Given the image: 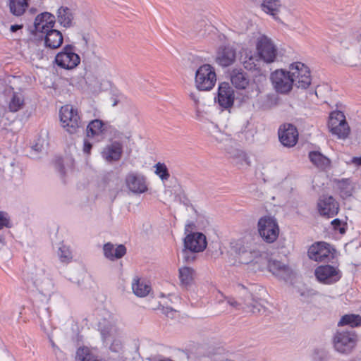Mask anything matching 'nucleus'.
Wrapping results in <instances>:
<instances>
[{
  "label": "nucleus",
  "instance_id": "obj_24",
  "mask_svg": "<svg viewBox=\"0 0 361 361\" xmlns=\"http://www.w3.org/2000/svg\"><path fill=\"white\" fill-rule=\"evenodd\" d=\"M103 251L104 256L110 260L120 259L126 253V248L123 245H119L116 248L111 243L104 245Z\"/></svg>",
  "mask_w": 361,
  "mask_h": 361
},
{
  "label": "nucleus",
  "instance_id": "obj_27",
  "mask_svg": "<svg viewBox=\"0 0 361 361\" xmlns=\"http://www.w3.org/2000/svg\"><path fill=\"white\" fill-rule=\"evenodd\" d=\"M63 42L62 33L56 29L47 30V47L51 49L59 48Z\"/></svg>",
  "mask_w": 361,
  "mask_h": 361
},
{
  "label": "nucleus",
  "instance_id": "obj_35",
  "mask_svg": "<svg viewBox=\"0 0 361 361\" xmlns=\"http://www.w3.org/2000/svg\"><path fill=\"white\" fill-rule=\"evenodd\" d=\"M28 0H10L9 8L12 14L20 16L24 13L28 7Z\"/></svg>",
  "mask_w": 361,
  "mask_h": 361
},
{
  "label": "nucleus",
  "instance_id": "obj_36",
  "mask_svg": "<svg viewBox=\"0 0 361 361\" xmlns=\"http://www.w3.org/2000/svg\"><path fill=\"white\" fill-rule=\"evenodd\" d=\"M24 98L21 93L13 92L8 102V109L11 112H17L23 106Z\"/></svg>",
  "mask_w": 361,
  "mask_h": 361
},
{
  "label": "nucleus",
  "instance_id": "obj_4",
  "mask_svg": "<svg viewBox=\"0 0 361 361\" xmlns=\"http://www.w3.org/2000/svg\"><path fill=\"white\" fill-rule=\"evenodd\" d=\"M216 74L213 66L203 64L200 66L195 76V86L199 91H209L215 85Z\"/></svg>",
  "mask_w": 361,
  "mask_h": 361
},
{
  "label": "nucleus",
  "instance_id": "obj_6",
  "mask_svg": "<svg viewBox=\"0 0 361 361\" xmlns=\"http://www.w3.org/2000/svg\"><path fill=\"white\" fill-rule=\"evenodd\" d=\"M257 229L261 238L267 243L275 242L279 235L277 221L273 216H264L261 217L257 223Z\"/></svg>",
  "mask_w": 361,
  "mask_h": 361
},
{
  "label": "nucleus",
  "instance_id": "obj_51",
  "mask_svg": "<svg viewBox=\"0 0 361 361\" xmlns=\"http://www.w3.org/2000/svg\"><path fill=\"white\" fill-rule=\"evenodd\" d=\"M176 311L172 309V308H169V307H166L164 310V313L167 316V317H173L174 314H175Z\"/></svg>",
  "mask_w": 361,
  "mask_h": 361
},
{
  "label": "nucleus",
  "instance_id": "obj_5",
  "mask_svg": "<svg viewBox=\"0 0 361 361\" xmlns=\"http://www.w3.org/2000/svg\"><path fill=\"white\" fill-rule=\"evenodd\" d=\"M328 127L331 134L341 140H345L350 133L345 116L341 111H334L330 114Z\"/></svg>",
  "mask_w": 361,
  "mask_h": 361
},
{
  "label": "nucleus",
  "instance_id": "obj_55",
  "mask_svg": "<svg viewBox=\"0 0 361 361\" xmlns=\"http://www.w3.org/2000/svg\"><path fill=\"white\" fill-rule=\"evenodd\" d=\"M59 166L60 171H61V174H63L64 173L63 166H62L61 161H59Z\"/></svg>",
  "mask_w": 361,
  "mask_h": 361
},
{
  "label": "nucleus",
  "instance_id": "obj_34",
  "mask_svg": "<svg viewBox=\"0 0 361 361\" xmlns=\"http://www.w3.org/2000/svg\"><path fill=\"white\" fill-rule=\"evenodd\" d=\"M99 328L102 339L105 341L111 335V333L116 330V321H107L106 319H104L99 322Z\"/></svg>",
  "mask_w": 361,
  "mask_h": 361
},
{
  "label": "nucleus",
  "instance_id": "obj_52",
  "mask_svg": "<svg viewBox=\"0 0 361 361\" xmlns=\"http://www.w3.org/2000/svg\"><path fill=\"white\" fill-rule=\"evenodd\" d=\"M42 147L43 145L42 144L36 143L31 147V149L35 152H39L42 151Z\"/></svg>",
  "mask_w": 361,
  "mask_h": 361
},
{
  "label": "nucleus",
  "instance_id": "obj_37",
  "mask_svg": "<svg viewBox=\"0 0 361 361\" xmlns=\"http://www.w3.org/2000/svg\"><path fill=\"white\" fill-rule=\"evenodd\" d=\"M219 304L222 308H224L226 306H229V310L226 309L224 310L223 312H231L233 310H238L245 307V306H243V302H240L231 297H225L224 300L219 301Z\"/></svg>",
  "mask_w": 361,
  "mask_h": 361
},
{
  "label": "nucleus",
  "instance_id": "obj_3",
  "mask_svg": "<svg viewBox=\"0 0 361 361\" xmlns=\"http://www.w3.org/2000/svg\"><path fill=\"white\" fill-rule=\"evenodd\" d=\"M238 260L241 264H252L257 269H262L266 265V259L261 252L246 244H238L237 247Z\"/></svg>",
  "mask_w": 361,
  "mask_h": 361
},
{
  "label": "nucleus",
  "instance_id": "obj_33",
  "mask_svg": "<svg viewBox=\"0 0 361 361\" xmlns=\"http://www.w3.org/2000/svg\"><path fill=\"white\" fill-rule=\"evenodd\" d=\"M231 157L233 159V162L240 168L247 167L250 165L249 157L242 150L235 149Z\"/></svg>",
  "mask_w": 361,
  "mask_h": 361
},
{
  "label": "nucleus",
  "instance_id": "obj_25",
  "mask_svg": "<svg viewBox=\"0 0 361 361\" xmlns=\"http://www.w3.org/2000/svg\"><path fill=\"white\" fill-rule=\"evenodd\" d=\"M231 80L232 84L238 89H245L250 82L247 74L242 69L233 70Z\"/></svg>",
  "mask_w": 361,
  "mask_h": 361
},
{
  "label": "nucleus",
  "instance_id": "obj_14",
  "mask_svg": "<svg viewBox=\"0 0 361 361\" xmlns=\"http://www.w3.org/2000/svg\"><path fill=\"white\" fill-rule=\"evenodd\" d=\"M279 138L281 143L287 147H292L296 145L298 140V132L295 126L290 123H284L279 127Z\"/></svg>",
  "mask_w": 361,
  "mask_h": 361
},
{
  "label": "nucleus",
  "instance_id": "obj_17",
  "mask_svg": "<svg viewBox=\"0 0 361 361\" xmlns=\"http://www.w3.org/2000/svg\"><path fill=\"white\" fill-rule=\"evenodd\" d=\"M236 59V49L230 44L219 48L216 62L222 67H228L234 63Z\"/></svg>",
  "mask_w": 361,
  "mask_h": 361
},
{
  "label": "nucleus",
  "instance_id": "obj_53",
  "mask_svg": "<svg viewBox=\"0 0 361 361\" xmlns=\"http://www.w3.org/2000/svg\"><path fill=\"white\" fill-rule=\"evenodd\" d=\"M351 162L356 166H361V157H353L351 159Z\"/></svg>",
  "mask_w": 361,
  "mask_h": 361
},
{
  "label": "nucleus",
  "instance_id": "obj_19",
  "mask_svg": "<svg viewBox=\"0 0 361 361\" xmlns=\"http://www.w3.org/2000/svg\"><path fill=\"white\" fill-rule=\"evenodd\" d=\"M266 264L269 271L281 279L286 281L292 275V269L281 261L269 259L268 262L266 261Z\"/></svg>",
  "mask_w": 361,
  "mask_h": 361
},
{
  "label": "nucleus",
  "instance_id": "obj_2",
  "mask_svg": "<svg viewBox=\"0 0 361 361\" xmlns=\"http://www.w3.org/2000/svg\"><path fill=\"white\" fill-rule=\"evenodd\" d=\"M60 121L63 129L70 134H75L82 127V121L78 109L70 104L61 107Z\"/></svg>",
  "mask_w": 361,
  "mask_h": 361
},
{
  "label": "nucleus",
  "instance_id": "obj_22",
  "mask_svg": "<svg viewBox=\"0 0 361 361\" xmlns=\"http://www.w3.org/2000/svg\"><path fill=\"white\" fill-rule=\"evenodd\" d=\"M56 17L58 23L65 28H70L75 25L73 11L68 6H59L56 11Z\"/></svg>",
  "mask_w": 361,
  "mask_h": 361
},
{
  "label": "nucleus",
  "instance_id": "obj_38",
  "mask_svg": "<svg viewBox=\"0 0 361 361\" xmlns=\"http://www.w3.org/2000/svg\"><path fill=\"white\" fill-rule=\"evenodd\" d=\"M103 126L104 123L102 121L99 119L92 121L87 126V136L93 137L99 135L104 130Z\"/></svg>",
  "mask_w": 361,
  "mask_h": 361
},
{
  "label": "nucleus",
  "instance_id": "obj_46",
  "mask_svg": "<svg viewBox=\"0 0 361 361\" xmlns=\"http://www.w3.org/2000/svg\"><path fill=\"white\" fill-rule=\"evenodd\" d=\"M109 349L112 352L119 353L122 350L121 341L118 339H114L109 346Z\"/></svg>",
  "mask_w": 361,
  "mask_h": 361
},
{
  "label": "nucleus",
  "instance_id": "obj_28",
  "mask_svg": "<svg viewBox=\"0 0 361 361\" xmlns=\"http://www.w3.org/2000/svg\"><path fill=\"white\" fill-rule=\"evenodd\" d=\"M243 305L245 307L248 309V311L253 314L260 313L262 310H264V307L249 292L245 293L243 298Z\"/></svg>",
  "mask_w": 361,
  "mask_h": 361
},
{
  "label": "nucleus",
  "instance_id": "obj_45",
  "mask_svg": "<svg viewBox=\"0 0 361 361\" xmlns=\"http://www.w3.org/2000/svg\"><path fill=\"white\" fill-rule=\"evenodd\" d=\"M184 260L187 262H193L196 259V252H192L185 247L183 250Z\"/></svg>",
  "mask_w": 361,
  "mask_h": 361
},
{
  "label": "nucleus",
  "instance_id": "obj_20",
  "mask_svg": "<svg viewBox=\"0 0 361 361\" xmlns=\"http://www.w3.org/2000/svg\"><path fill=\"white\" fill-rule=\"evenodd\" d=\"M123 154V145L118 141L112 142L105 146L102 151V158L107 162L118 161Z\"/></svg>",
  "mask_w": 361,
  "mask_h": 361
},
{
  "label": "nucleus",
  "instance_id": "obj_39",
  "mask_svg": "<svg viewBox=\"0 0 361 361\" xmlns=\"http://www.w3.org/2000/svg\"><path fill=\"white\" fill-rule=\"evenodd\" d=\"M76 360L78 361H99L96 356L90 353L87 347L79 348L76 352Z\"/></svg>",
  "mask_w": 361,
  "mask_h": 361
},
{
  "label": "nucleus",
  "instance_id": "obj_50",
  "mask_svg": "<svg viewBox=\"0 0 361 361\" xmlns=\"http://www.w3.org/2000/svg\"><path fill=\"white\" fill-rule=\"evenodd\" d=\"M92 147V144L89 141L85 140L83 145V152L86 154H90Z\"/></svg>",
  "mask_w": 361,
  "mask_h": 361
},
{
  "label": "nucleus",
  "instance_id": "obj_54",
  "mask_svg": "<svg viewBox=\"0 0 361 361\" xmlns=\"http://www.w3.org/2000/svg\"><path fill=\"white\" fill-rule=\"evenodd\" d=\"M23 27V25H13L11 26V31L12 32H16L17 30H20V28Z\"/></svg>",
  "mask_w": 361,
  "mask_h": 361
},
{
  "label": "nucleus",
  "instance_id": "obj_31",
  "mask_svg": "<svg viewBox=\"0 0 361 361\" xmlns=\"http://www.w3.org/2000/svg\"><path fill=\"white\" fill-rule=\"evenodd\" d=\"M337 188L339 190L340 196L343 199H346L353 195L354 186L349 179H342L337 182Z\"/></svg>",
  "mask_w": 361,
  "mask_h": 361
},
{
  "label": "nucleus",
  "instance_id": "obj_13",
  "mask_svg": "<svg viewBox=\"0 0 361 361\" xmlns=\"http://www.w3.org/2000/svg\"><path fill=\"white\" fill-rule=\"evenodd\" d=\"M318 212L321 216L331 218L339 211L338 202L331 195H322L317 202Z\"/></svg>",
  "mask_w": 361,
  "mask_h": 361
},
{
  "label": "nucleus",
  "instance_id": "obj_30",
  "mask_svg": "<svg viewBox=\"0 0 361 361\" xmlns=\"http://www.w3.org/2000/svg\"><path fill=\"white\" fill-rule=\"evenodd\" d=\"M195 271L189 267H183L179 269V279L182 286H189L194 281Z\"/></svg>",
  "mask_w": 361,
  "mask_h": 361
},
{
  "label": "nucleus",
  "instance_id": "obj_47",
  "mask_svg": "<svg viewBox=\"0 0 361 361\" xmlns=\"http://www.w3.org/2000/svg\"><path fill=\"white\" fill-rule=\"evenodd\" d=\"M0 223L6 228L11 227L8 214L2 211H0Z\"/></svg>",
  "mask_w": 361,
  "mask_h": 361
},
{
  "label": "nucleus",
  "instance_id": "obj_44",
  "mask_svg": "<svg viewBox=\"0 0 361 361\" xmlns=\"http://www.w3.org/2000/svg\"><path fill=\"white\" fill-rule=\"evenodd\" d=\"M331 225L336 231H338L340 233L343 234L345 233V225L342 226V222L338 219H335L331 221Z\"/></svg>",
  "mask_w": 361,
  "mask_h": 361
},
{
  "label": "nucleus",
  "instance_id": "obj_1",
  "mask_svg": "<svg viewBox=\"0 0 361 361\" xmlns=\"http://www.w3.org/2000/svg\"><path fill=\"white\" fill-rule=\"evenodd\" d=\"M332 342L336 351L348 355L357 345V335L355 331L338 330L333 336Z\"/></svg>",
  "mask_w": 361,
  "mask_h": 361
},
{
  "label": "nucleus",
  "instance_id": "obj_7",
  "mask_svg": "<svg viewBox=\"0 0 361 361\" xmlns=\"http://www.w3.org/2000/svg\"><path fill=\"white\" fill-rule=\"evenodd\" d=\"M75 46L65 45L61 51L59 52L54 59V63L65 70H73L80 63V56L75 52Z\"/></svg>",
  "mask_w": 361,
  "mask_h": 361
},
{
  "label": "nucleus",
  "instance_id": "obj_10",
  "mask_svg": "<svg viewBox=\"0 0 361 361\" xmlns=\"http://www.w3.org/2000/svg\"><path fill=\"white\" fill-rule=\"evenodd\" d=\"M334 250L325 242H317L312 245L307 252L309 257L316 262H328L334 259Z\"/></svg>",
  "mask_w": 361,
  "mask_h": 361
},
{
  "label": "nucleus",
  "instance_id": "obj_59",
  "mask_svg": "<svg viewBox=\"0 0 361 361\" xmlns=\"http://www.w3.org/2000/svg\"><path fill=\"white\" fill-rule=\"evenodd\" d=\"M116 104H117V102H115L114 103V106L116 105Z\"/></svg>",
  "mask_w": 361,
  "mask_h": 361
},
{
  "label": "nucleus",
  "instance_id": "obj_16",
  "mask_svg": "<svg viewBox=\"0 0 361 361\" xmlns=\"http://www.w3.org/2000/svg\"><path fill=\"white\" fill-rule=\"evenodd\" d=\"M234 99L235 94L233 87L228 82H221L217 95L219 104L224 109H228L233 105Z\"/></svg>",
  "mask_w": 361,
  "mask_h": 361
},
{
  "label": "nucleus",
  "instance_id": "obj_56",
  "mask_svg": "<svg viewBox=\"0 0 361 361\" xmlns=\"http://www.w3.org/2000/svg\"><path fill=\"white\" fill-rule=\"evenodd\" d=\"M82 40L85 42L86 46L88 44V39L85 35H82Z\"/></svg>",
  "mask_w": 361,
  "mask_h": 361
},
{
  "label": "nucleus",
  "instance_id": "obj_58",
  "mask_svg": "<svg viewBox=\"0 0 361 361\" xmlns=\"http://www.w3.org/2000/svg\"><path fill=\"white\" fill-rule=\"evenodd\" d=\"M60 0H56V3L59 4Z\"/></svg>",
  "mask_w": 361,
  "mask_h": 361
},
{
  "label": "nucleus",
  "instance_id": "obj_57",
  "mask_svg": "<svg viewBox=\"0 0 361 361\" xmlns=\"http://www.w3.org/2000/svg\"><path fill=\"white\" fill-rule=\"evenodd\" d=\"M50 342L51 343L52 346L54 347L55 345H54V343L52 341V340L50 339Z\"/></svg>",
  "mask_w": 361,
  "mask_h": 361
},
{
  "label": "nucleus",
  "instance_id": "obj_18",
  "mask_svg": "<svg viewBox=\"0 0 361 361\" xmlns=\"http://www.w3.org/2000/svg\"><path fill=\"white\" fill-rule=\"evenodd\" d=\"M127 188L133 193H143L147 190L146 178L141 174L129 173L126 177Z\"/></svg>",
  "mask_w": 361,
  "mask_h": 361
},
{
  "label": "nucleus",
  "instance_id": "obj_12",
  "mask_svg": "<svg viewBox=\"0 0 361 361\" xmlns=\"http://www.w3.org/2000/svg\"><path fill=\"white\" fill-rule=\"evenodd\" d=\"M257 50L259 57L267 63L274 61L277 49L271 39L265 35H262L257 39Z\"/></svg>",
  "mask_w": 361,
  "mask_h": 361
},
{
  "label": "nucleus",
  "instance_id": "obj_48",
  "mask_svg": "<svg viewBox=\"0 0 361 361\" xmlns=\"http://www.w3.org/2000/svg\"><path fill=\"white\" fill-rule=\"evenodd\" d=\"M8 123L7 121H4L3 119L0 120V135L2 136H6L10 130L8 128Z\"/></svg>",
  "mask_w": 361,
  "mask_h": 361
},
{
  "label": "nucleus",
  "instance_id": "obj_11",
  "mask_svg": "<svg viewBox=\"0 0 361 361\" xmlns=\"http://www.w3.org/2000/svg\"><path fill=\"white\" fill-rule=\"evenodd\" d=\"M270 79L274 89L279 93L287 94L293 88V80L289 71L276 70L271 74Z\"/></svg>",
  "mask_w": 361,
  "mask_h": 361
},
{
  "label": "nucleus",
  "instance_id": "obj_8",
  "mask_svg": "<svg viewBox=\"0 0 361 361\" xmlns=\"http://www.w3.org/2000/svg\"><path fill=\"white\" fill-rule=\"evenodd\" d=\"M314 274L320 283L326 285L334 284L342 277V272L338 263L320 265L315 269Z\"/></svg>",
  "mask_w": 361,
  "mask_h": 361
},
{
  "label": "nucleus",
  "instance_id": "obj_43",
  "mask_svg": "<svg viewBox=\"0 0 361 361\" xmlns=\"http://www.w3.org/2000/svg\"><path fill=\"white\" fill-rule=\"evenodd\" d=\"M56 24V17L54 14L47 11V30L53 29Z\"/></svg>",
  "mask_w": 361,
  "mask_h": 361
},
{
  "label": "nucleus",
  "instance_id": "obj_15",
  "mask_svg": "<svg viewBox=\"0 0 361 361\" xmlns=\"http://www.w3.org/2000/svg\"><path fill=\"white\" fill-rule=\"evenodd\" d=\"M207 245L206 236L202 233H190L184 239V247L192 252L204 251Z\"/></svg>",
  "mask_w": 361,
  "mask_h": 361
},
{
  "label": "nucleus",
  "instance_id": "obj_41",
  "mask_svg": "<svg viewBox=\"0 0 361 361\" xmlns=\"http://www.w3.org/2000/svg\"><path fill=\"white\" fill-rule=\"evenodd\" d=\"M59 256L62 262H69L73 257L69 247L66 245H62L59 247Z\"/></svg>",
  "mask_w": 361,
  "mask_h": 361
},
{
  "label": "nucleus",
  "instance_id": "obj_9",
  "mask_svg": "<svg viewBox=\"0 0 361 361\" xmlns=\"http://www.w3.org/2000/svg\"><path fill=\"white\" fill-rule=\"evenodd\" d=\"M293 85L298 88L307 89L311 84L309 68L301 62H295L290 66L289 70Z\"/></svg>",
  "mask_w": 361,
  "mask_h": 361
},
{
  "label": "nucleus",
  "instance_id": "obj_32",
  "mask_svg": "<svg viewBox=\"0 0 361 361\" xmlns=\"http://www.w3.org/2000/svg\"><path fill=\"white\" fill-rule=\"evenodd\" d=\"M338 326H349L352 328L361 326V316L355 314H348L341 317L338 323Z\"/></svg>",
  "mask_w": 361,
  "mask_h": 361
},
{
  "label": "nucleus",
  "instance_id": "obj_26",
  "mask_svg": "<svg viewBox=\"0 0 361 361\" xmlns=\"http://www.w3.org/2000/svg\"><path fill=\"white\" fill-rule=\"evenodd\" d=\"M310 161L320 170L324 171L330 167V159L318 151H312L309 153Z\"/></svg>",
  "mask_w": 361,
  "mask_h": 361
},
{
  "label": "nucleus",
  "instance_id": "obj_29",
  "mask_svg": "<svg viewBox=\"0 0 361 361\" xmlns=\"http://www.w3.org/2000/svg\"><path fill=\"white\" fill-rule=\"evenodd\" d=\"M133 293L138 297H145L151 291V286L145 281L135 279L132 283Z\"/></svg>",
  "mask_w": 361,
  "mask_h": 361
},
{
  "label": "nucleus",
  "instance_id": "obj_21",
  "mask_svg": "<svg viewBox=\"0 0 361 361\" xmlns=\"http://www.w3.org/2000/svg\"><path fill=\"white\" fill-rule=\"evenodd\" d=\"M259 6L264 13L271 16L275 20L281 21L279 17L282 7L281 0H261Z\"/></svg>",
  "mask_w": 361,
  "mask_h": 361
},
{
  "label": "nucleus",
  "instance_id": "obj_49",
  "mask_svg": "<svg viewBox=\"0 0 361 361\" xmlns=\"http://www.w3.org/2000/svg\"><path fill=\"white\" fill-rule=\"evenodd\" d=\"M190 98L194 102L195 106H198L200 103V95L198 92H190L189 94Z\"/></svg>",
  "mask_w": 361,
  "mask_h": 361
},
{
  "label": "nucleus",
  "instance_id": "obj_23",
  "mask_svg": "<svg viewBox=\"0 0 361 361\" xmlns=\"http://www.w3.org/2000/svg\"><path fill=\"white\" fill-rule=\"evenodd\" d=\"M45 12L38 15L34 22L33 38L37 42H44L45 45Z\"/></svg>",
  "mask_w": 361,
  "mask_h": 361
},
{
  "label": "nucleus",
  "instance_id": "obj_40",
  "mask_svg": "<svg viewBox=\"0 0 361 361\" xmlns=\"http://www.w3.org/2000/svg\"><path fill=\"white\" fill-rule=\"evenodd\" d=\"M154 167L155 173L158 175L161 180H166L169 179L170 175L169 173L167 167L164 164L159 162L155 165Z\"/></svg>",
  "mask_w": 361,
  "mask_h": 361
},
{
  "label": "nucleus",
  "instance_id": "obj_42",
  "mask_svg": "<svg viewBox=\"0 0 361 361\" xmlns=\"http://www.w3.org/2000/svg\"><path fill=\"white\" fill-rule=\"evenodd\" d=\"M257 61V59L256 56H252L251 54L250 55L247 54L245 57V60L243 61V66L245 68L250 71L255 69L257 66L255 61Z\"/></svg>",
  "mask_w": 361,
  "mask_h": 361
}]
</instances>
